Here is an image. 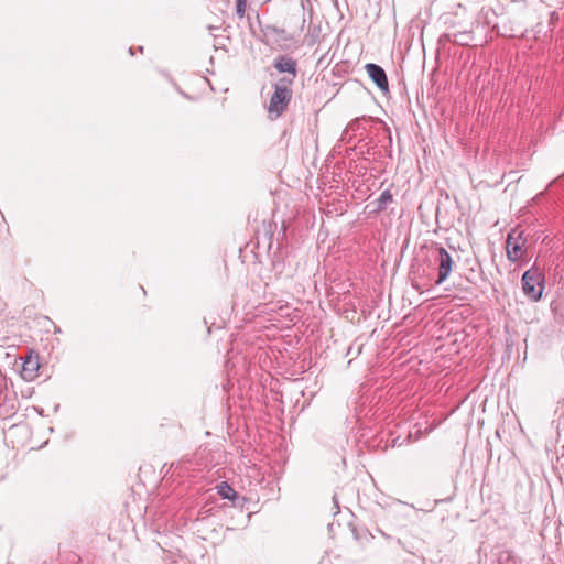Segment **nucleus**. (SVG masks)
Listing matches in <instances>:
<instances>
[{"mask_svg": "<svg viewBox=\"0 0 564 564\" xmlns=\"http://www.w3.org/2000/svg\"><path fill=\"white\" fill-rule=\"evenodd\" d=\"M544 289V278L539 269H529L522 275L523 293L533 301L542 296Z\"/></svg>", "mask_w": 564, "mask_h": 564, "instance_id": "nucleus-3", "label": "nucleus"}, {"mask_svg": "<svg viewBox=\"0 0 564 564\" xmlns=\"http://www.w3.org/2000/svg\"><path fill=\"white\" fill-rule=\"evenodd\" d=\"M291 86L292 78L279 79L273 84L274 91L268 106V116L271 120L280 118L288 109L293 95Z\"/></svg>", "mask_w": 564, "mask_h": 564, "instance_id": "nucleus-1", "label": "nucleus"}, {"mask_svg": "<svg viewBox=\"0 0 564 564\" xmlns=\"http://www.w3.org/2000/svg\"><path fill=\"white\" fill-rule=\"evenodd\" d=\"M262 33L264 36H268L270 34H278V35H282L284 33V30L283 29H280L278 26H274V25H270V24H267L264 25L262 29H261Z\"/></svg>", "mask_w": 564, "mask_h": 564, "instance_id": "nucleus-10", "label": "nucleus"}, {"mask_svg": "<svg viewBox=\"0 0 564 564\" xmlns=\"http://www.w3.org/2000/svg\"><path fill=\"white\" fill-rule=\"evenodd\" d=\"M39 369L40 362L37 357L29 356L23 361L21 375L25 380L31 381L37 377Z\"/></svg>", "mask_w": 564, "mask_h": 564, "instance_id": "nucleus-7", "label": "nucleus"}, {"mask_svg": "<svg viewBox=\"0 0 564 564\" xmlns=\"http://www.w3.org/2000/svg\"><path fill=\"white\" fill-rule=\"evenodd\" d=\"M365 69L367 72L368 76L371 78V80L377 85V87L381 91H383V93L389 91V82L387 78V74L381 66L373 64V63H368V64H366Z\"/></svg>", "mask_w": 564, "mask_h": 564, "instance_id": "nucleus-6", "label": "nucleus"}, {"mask_svg": "<svg viewBox=\"0 0 564 564\" xmlns=\"http://www.w3.org/2000/svg\"><path fill=\"white\" fill-rule=\"evenodd\" d=\"M217 492L224 499L235 500L237 498V492L226 481L217 486Z\"/></svg>", "mask_w": 564, "mask_h": 564, "instance_id": "nucleus-9", "label": "nucleus"}, {"mask_svg": "<svg viewBox=\"0 0 564 564\" xmlns=\"http://www.w3.org/2000/svg\"><path fill=\"white\" fill-rule=\"evenodd\" d=\"M393 200V195L389 189L383 191L376 200L375 213L383 212L390 203Z\"/></svg>", "mask_w": 564, "mask_h": 564, "instance_id": "nucleus-8", "label": "nucleus"}, {"mask_svg": "<svg viewBox=\"0 0 564 564\" xmlns=\"http://www.w3.org/2000/svg\"><path fill=\"white\" fill-rule=\"evenodd\" d=\"M525 241L523 231L511 229L506 241L507 258L510 261L517 262L523 257Z\"/></svg>", "mask_w": 564, "mask_h": 564, "instance_id": "nucleus-4", "label": "nucleus"}, {"mask_svg": "<svg viewBox=\"0 0 564 564\" xmlns=\"http://www.w3.org/2000/svg\"><path fill=\"white\" fill-rule=\"evenodd\" d=\"M304 24H305V19L303 18V20H302V26H301L302 29L304 28Z\"/></svg>", "mask_w": 564, "mask_h": 564, "instance_id": "nucleus-13", "label": "nucleus"}, {"mask_svg": "<svg viewBox=\"0 0 564 564\" xmlns=\"http://www.w3.org/2000/svg\"><path fill=\"white\" fill-rule=\"evenodd\" d=\"M248 0H237L236 1V12L239 18H243L247 9Z\"/></svg>", "mask_w": 564, "mask_h": 564, "instance_id": "nucleus-11", "label": "nucleus"}, {"mask_svg": "<svg viewBox=\"0 0 564 564\" xmlns=\"http://www.w3.org/2000/svg\"><path fill=\"white\" fill-rule=\"evenodd\" d=\"M273 67L279 73H285L286 75L281 77L280 79H290L292 78V84L297 76V63L296 61L289 55H280L273 62Z\"/></svg>", "mask_w": 564, "mask_h": 564, "instance_id": "nucleus-5", "label": "nucleus"}, {"mask_svg": "<svg viewBox=\"0 0 564 564\" xmlns=\"http://www.w3.org/2000/svg\"><path fill=\"white\" fill-rule=\"evenodd\" d=\"M468 36H469V33H467V32L460 33V34H454V41L460 42L462 44H467V42H465L464 37H468Z\"/></svg>", "mask_w": 564, "mask_h": 564, "instance_id": "nucleus-12", "label": "nucleus"}, {"mask_svg": "<svg viewBox=\"0 0 564 564\" xmlns=\"http://www.w3.org/2000/svg\"><path fill=\"white\" fill-rule=\"evenodd\" d=\"M431 261L434 262L437 270L435 284L444 283L452 274L456 263L452 254L438 242H432L430 247Z\"/></svg>", "mask_w": 564, "mask_h": 564, "instance_id": "nucleus-2", "label": "nucleus"}]
</instances>
